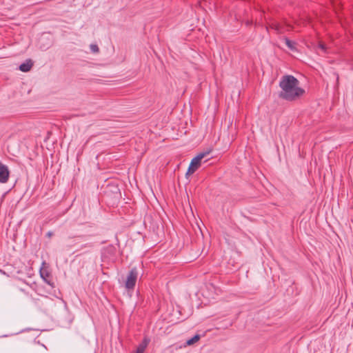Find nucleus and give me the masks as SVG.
Instances as JSON below:
<instances>
[{"label": "nucleus", "mask_w": 353, "mask_h": 353, "mask_svg": "<svg viewBox=\"0 0 353 353\" xmlns=\"http://www.w3.org/2000/svg\"><path fill=\"white\" fill-rule=\"evenodd\" d=\"M138 277V271L137 268H133L129 272L125 283V287L128 290L134 289Z\"/></svg>", "instance_id": "nucleus-2"}, {"label": "nucleus", "mask_w": 353, "mask_h": 353, "mask_svg": "<svg viewBox=\"0 0 353 353\" xmlns=\"http://www.w3.org/2000/svg\"><path fill=\"white\" fill-rule=\"evenodd\" d=\"M286 46L292 51H296V43L294 41L290 40L288 38L285 37L284 39Z\"/></svg>", "instance_id": "nucleus-7"}, {"label": "nucleus", "mask_w": 353, "mask_h": 353, "mask_svg": "<svg viewBox=\"0 0 353 353\" xmlns=\"http://www.w3.org/2000/svg\"><path fill=\"white\" fill-rule=\"evenodd\" d=\"M299 80L294 76L286 74L279 81L281 90L279 97L288 101H294L301 98L305 93L304 89L300 87Z\"/></svg>", "instance_id": "nucleus-1"}, {"label": "nucleus", "mask_w": 353, "mask_h": 353, "mask_svg": "<svg viewBox=\"0 0 353 353\" xmlns=\"http://www.w3.org/2000/svg\"><path fill=\"white\" fill-rule=\"evenodd\" d=\"M47 235H48V236H51V235H52V232H49L47 234Z\"/></svg>", "instance_id": "nucleus-12"}, {"label": "nucleus", "mask_w": 353, "mask_h": 353, "mask_svg": "<svg viewBox=\"0 0 353 353\" xmlns=\"http://www.w3.org/2000/svg\"><path fill=\"white\" fill-rule=\"evenodd\" d=\"M318 47L321 49L323 51L325 52V46L323 43H319Z\"/></svg>", "instance_id": "nucleus-10"}, {"label": "nucleus", "mask_w": 353, "mask_h": 353, "mask_svg": "<svg viewBox=\"0 0 353 353\" xmlns=\"http://www.w3.org/2000/svg\"><path fill=\"white\" fill-rule=\"evenodd\" d=\"M90 47L93 52H98L99 51V47L96 44H91Z\"/></svg>", "instance_id": "nucleus-9"}, {"label": "nucleus", "mask_w": 353, "mask_h": 353, "mask_svg": "<svg viewBox=\"0 0 353 353\" xmlns=\"http://www.w3.org/2000/svg\"><path fill=\"white\" fill-rule=\"evenodd\" d=\"M209 152H201L193 158L188 168L186 174H193L201 165V160Z\"/></svg>", "instance_id": "nucleus-3"}, {"label": "nucleus", "mask_w": 353, "mask_h": 353, "mask_svg": "<svg viewBox=\"0 0 353 353\" xmlns=\"http://www.w3.org/2000/svg\"><path fill=\"white\" fill-rule=\"evenodd\" d=\"M9 176L10 172L8 166L0 162V183H7L9 179Z\"/></svg>", "instance_id": "nucleus-4"}, {"label": "nucleus", "mask_w": 353, "mask_h": 353, "mask_svg": "<svg viewBox=\"0 0 353 353\" xmlns=\"http://www.w3.org/2000/svg\"><path fill=\"white\" fill-rule=\"evenodd\" d=\"M274 28L275 30L278 32H280V30H279V25H274Z\"/></svg>", "instance_id": "nucleus-11"}, {"label": "nucleus", "mask_w": 353, "mask_h": 353, "mask_svg": "<svg viewBox=\"0 0 353 353\" xmlns=\"http://www.w3.org/2000/svg\"><path fill=\"white\" fill-rule=\"evenodd\" d=\"M150 340L148 337H144L141 343L139 345L137 348L135 353H143L148 345Z\"/></svg>", "instance_id": "nucleus-6"}, {"label": "nucleus", "mask_w": 353, "mask_h": 353, "mask_svg": "<svg viewBox=\"0 0 353 353\" xmlns=\"http://www.w3.org/2000/svg\"><path fill=\"white\" fill-rule=\"evenodd\" d=\"M199 339H200V335L196 334L193 337H192L191 339H188L186 341L185 344H186V345H193L194 343L197 342Z\"/></svg>", "instance_id": "nucleus-8"}, {"label": "nucleus", "mask_w": 353, "mask_h": 353, "mask_svg": "<svg viewBox=\"0 0 353 353\" xmlns=\"http://www.w3.org/2000/svg\"><path fill=\"white\" fill-rule=\"evenodd\" d=\"M33 66V61L31 59H27L25 62L22 63L19 69L23 72H29Z\"/></svg>", "instance_id": "nucleus-5"}]
</instances>
